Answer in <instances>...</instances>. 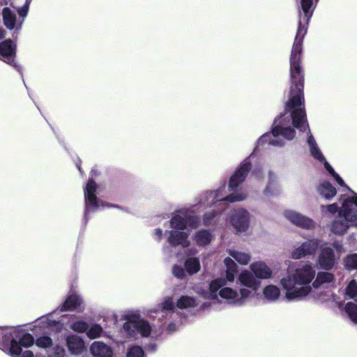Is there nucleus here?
<instances>
[{
  "label": "nucleus",
  "mask_w": 357,
  "mask_h": 357,
  "mask_svg": "<svg viewBox=\"0 0 357 357\" xmlns=\"http://www.w3.org/2000/svg\"><path fill=\"white\" fill-rule=\"evenodd\" d=\"M302 13H299L298 28L290 56V95L287 108L292 110L291 119L295 128L301 132L308 130L304 110V77L300 66L302 43L307 33V25L312 15V0H301Z\"/></svg>",
  "instance_id": "1"
},
{
  "label": "nucleus",
  "mask_w": 357,
  "mask_h": 357,
  "mask_svg": "<svg viewBox=\"0 0 357 357\" xmlns=\"http://www.w3.org/2000/svg\"><path fill=\"white\" fill-rule=\"evenodd\" d=\"M315 275L316 269L310 261L300 262L289 268L287 275L280 280L285 298L291 301L306 297L312 291L311 283Z\"/></svg>",
  "instance_id": "2"
},
{
  "label": "nucleus",
  "mask_w": 357,
  "mask_h": 357,
  "mask_svg": "<svg viewBox=\"0 0 357 357\" xmlns=\"http://www.w3.org/2000/svg\"><path fill=\"white\" fill-rule=\"evenodd\" d=\"M225 266V278H220L211 281L209 285L208 298L216 297L217 291L219 290L220 296L227 301L229 303L237 305H243L245 301L252 294V291L247 288H241L239 291L227 287V282H234L238 271V265L230 258L226 257L224 259Z\"/></svg>",
  "instance_id": "3"
},
{
  "label": "nucleus",
  "mask_w": 357,
  "mask_h": 357,
  "mask_svg": "<svg viewBox=\"0 0 357 357\" xmlns=\"http://www.w3.org/2000/svg\"><path fill=\"white\" fill-rule=\"evenodd\" d=\"M250 169V162L248 160H244L230 178L228 187L230 192L229 195H226L225 192V186H223V188L218 189L217 191L206 193L204 198L202 199L200 204H215L218 203V206L222 207L225 206L226 202H235L245 199L247 194L239 191L238 187L245 180Z\"/></svg>",
  "instance_id": "4"
},
{
  "label": "nucleus",
  "mask_w": 357,
  "mask_h": 357,
  "mask_svg": "<svg viewBox=\"0 0 357 357\" xmlns=\"http://www.w3.org/2000/svg\"><path fill=\"white\" fill-rule=\"evenodd\" d=\"M323 213L331 215L338 212L337 216L333 220L331 230L335 234L342 235L348 229L357 224V195L345 198L340 208L337 203L321 206Z\"/></svg>",
  "instance_id": "5"
},
{
  "label": "nucleus",
  "mask_w": 357,
  "mask_h": 357,
  "mask_svg": "<svg viewBox=\"0 0 357 357\" xmlns=\"http://www.w3.org/2000/svg\"><path fill=\"white\" fill-rule=\"evenodd\" d=\"M171 220V227L174 229L170 232L169 242L172 245H181L183 247L189 245L188 240L190 228L199 226V220L192 215L193 211L188 208H182L178 211Z\"/></svg>",
  "instance_id": "6"
},
{
  "label": "nucleus",
  "mask_w": 357,
  "mask_h": 357,
  "mask_svg": "<svg viewBox=\"0 0 357 357\" xmlns=\"http://www.w3.org/2000/svg\"><path fill=\"white\" fill-rule=\"evenodd\" d=\"M21 332L15 328H6L2 333L0 349L12 357H20L22 349L17 344Z\"/></svg>",
  "instance_id": "7"
},
{
  "label": "nucleus",
  "mask_w": 357,
  "mask_h": 357,
  "mask_svg": "<svg viewBox=\"0 0 357 357\" xmlns=\"http://www.w3.org/2000/svg\"><path fill=\"white\" fill-rule=\"evenodd\" d=\"M276 126L272 131V133H266L262 135L258 140V145L260 144L268 143L274 146H282L284 142L278 138L282 136L284 138L291 140L295 136V130L290 127H284L285 123H280Z\"/></svg>",
  "instance_id": "8"
},
{
  "label": "nucleus",
  "mask_w": 357,
  "mask_h": 357,
  "mask_svg": "<svg viewBox=\"0 0 357 357\" xmlns=\"http://www.w3.org/2000/svg\"><path fill=\"white\" fill-rule=\"evenodd\" d=\"M123 328L130 337H135L137 333L146 337L150 335L151 332V327L148 321L141 319L139 315L128 316Z\"/></svg>",
  "instance_id": "9"
},
{
  "label": "nucleus",
  "mask_w": 357,
  "mask_h": 357,
  "mask_svg": "<svg viewBox=\"0 0 357 357\" xmlns=\"http://www.w3.org/2000/svg\"><path fill=\"white\" fill-rule=\"evenodd\" d=\"M307 143L310 149L311 155L317 160L324 162V167L326 169V170L330 173V174L333 177V178L337 182V183L340 185L345 186L346 188H348V187L345 185L342 178L334 171V169L328 164V162L325 160L323 154L318 148L315 140L314 139L312 135L310 132V130H308L307 132Z\"/></svg>",
  "instance_id": "10"
},
{
  "label": "nucleus",
  "mask_w": 357,
  "mask_h": 357,
  "mask_svg": "<svg viewBox=\"0 0 357 357\" xmlns=\"http://www.w3.org/2000/svg\"><path fill=\"white\" fill-rule=\"evenodd\" d=\"M319 248H322L321 240L317 238L310 239L295 247L291 251V256L294 259H300L309 255H315Z\"/></svg>",
  "instance_id": "11"
},
{
  "label": "nucleus",
  "mask_w": 357,
  "mask_h": 357,
  "mask_svg": "<svg viewBox=\"0 0 357 357\" xmlns=\"http://www.w3.org/2000/svg\"><path fill=\"white\" fill-rule=\"evenodd\" d=\"M98 186L93 178L89 179L84 189V199L86 203V211H88V206L92 207L93 210H97L100 206H109L104 202L99 200L96 195Z\"/></svg>",
  "instance_id": "12"
},
{
  "label": "nucleus",
  "mask_w": 357,
  "mask_h": 357,
  "mask_svg": "<svg viewBox=\"0 0 357 357\" xmlns=\"http://www.w3.org/2000/svg\"><path fill=\"white\" fill-rule=\"evenodd\" d=\"M250 214L243 208L234 211L229 222L236 232H245L250 225Z\"/></svg>",
  "instance_id": "13"
},
{
  "label": "nucleus",
  "mask_w": 357,
  "mask_h": 357,
  "mask_svg": "<svg viewBox=\"0 0 357 357\" xmlns=\"http://www.w3.org/2000/svg\"><path fill=\"white\" fill-rule=\"evenodd\" d=\"M283 216L293 225L305 229H312L315 222L310 218L291 209L285 210Z\"/></svg>",
  "instance_id": "14"
},
{
  "label": "nucleus",
  "mask_w": 357,
  "mask_h": 357,
  "mask_svg": "<svg viewBox=\"0 0 357 357\" xmlns=\"http://www.w3.org/2000/svg\"><path fill=\"white\" fill-rule=\"evenodd\" d=\"M16 44L11 39L0 43V59L13 66H16Z\"/></svg>",
  "instance_id": "15"
},
{
  "label": "nucleus",
  "mask_w": 357,
  "mask_h": 357,
  "mask_svg": "<svg viewBox=\"0 0 357 357\" xmlns=\"http://www.w3.org/2000/svg\"><path fill=\"white\" fill-rule=\"evenodd\" d=\"M249 268L257 280H267L273 277L271 268L264 261H254L250 264Z\"/></svg>",
  "instance_id": "16"
},
{
  "label": "nucleus",
  "mask_w": 357,
  "mask_h": 357,
  "mask_svg": "<svg viewBox=\"0 0 357 357\" xmlns=\"http://www.w3.org/2000/svg\"><path fill=\"white\" fill-rule=\"evenodd\" d=\"M321 250L319 255L317 264L323 269L329 270L335 264L336 257L333 250L330 247L321 248Z\"/></svg>",
  "instance_id": "17"
},
{
  "label": "nucleus",
  "mask_w": 357,
  "mask_h": 357,
  "mask_svg": "<svg viewBox=\"0 0 357 357\" xmlns=\"http://www.w3.org/2000/svg\"><path fill=\"white\" fill-rule=\"evenodd\" d=\"M238 282L244 286V288H247L248 289H252L255 290L258 285V282L255 275L250 269H244L240 272L238 275Z\"/></svg>",
  "instance_id": "18"
},
{
  "label": "nucleus",
  "mask_w": 357,
  "mask_h": 357,
  "mask_svg": "<svg viewBox=\"0 0 357 357\" xmlns=\"http://www.w3.org/2000/svg\"><path fill=\"white\" fill-rule=\"evenodd\" d=\"M68 350L72 354H81L85 350L84 340L77 335H71L66 339Z\"/></svg>",
  "instance_id": "19"
},
{
  "label": "nucleus",
  "mask_w": 357,
  "mask_h": 357,
  "mask_svg": "<svg viewBox=\"0 0 357 357\" xmlns=\"http://www.w3.org/2000/svg\"><path fill=\"white\" fill-rule=\"evenodd\" d=\"M90 351L93 357H112L113 355L112 349L102 342H94Z\"/></svg>",
  "instance_id": "20"
},
{
  "label": "nucleus",
  "mask_w": 357,
  "mask_h": 357,
  "mask_svg": "<svg viewBox=\"0 0 357 357\" xmlns=\"http://www.w3.org/2000/svg\"><path fill=\"white\" fill-rule=\"evenodd\" d=\"M82 305V298L77 294H71L66 298L64 303L60 306V311H73L79 309Z\"/></svg>",
  "instance_id": "21"
},
{
  "label": "nucleus",
  "mask_w": 357,
  "mask_h": 357,
  "mask_svg": "<svg viewBox=\"0 0 357 357\" xmlns=\"http://www.w3.org/2000/svg\"><path fill=\"white\" fill-rule=\"evenodd\" d=\"M229 257L236 264L237 263L242 266H247L250 264L252 259V256L249 252H246L242 250L229 249L227 250Z\"/></svg>",
  "instance_id": "22"
},
{
  "label": "nucleus",
  "mask_w": 357,
  "mask_h": 357,
  "mask_svg": "<svg viewBox=\"0 0 357 357\" xmlns=\"http://www.w3.org/2000/svg\"><path fill=\"white\" fill-rule=\"evenodd\" d=\"M280 192V186L278 183L277 176L270 172L268 174V184L264 190V194L266 196H273L278 195Z\"/></svg>",
  "instance_id": "23"
},
{
  "label": "nucleus",
  "mask_w": 357,
  "mask_h": 357,
  "mask_svg": "<svg viewBox=\"0 0 357 357\" xmlns=\"http://www.w3.org/2000/svg\"><path fill=\"white\" fill-rule=\"evenodd\" d=\"M319 194L326 200H330L337 194V190L329 182L323 181L317 188Z\"/></svg>",
  "instance_id": "24"
},
{
  "label": "nucleus",
  "mask_w": 357,
  "mask_h": 357,
  "mask_svg": "<svg viewBox=\"0 0 357 357\" xmlns=\"http://www.w3.org/2000/svg\"><path fill=\"white\" fill-rule=\"evenodd\" d=\"M263 294L266 300L274 302L280 298L281 292L280 289L277 286L269 284L264 288Z\"/></svg>",
  "instance_id": "25"
},
{
  "label": "nucleus",
  "mask_w": 357,
  "mask_h": 357,
  "mask_svg": "<svg viewBox=\"0 0 357 357\" xmlns=\"http://www.w3.org/2000/svg\"><path fill=\"white\" fill-rule=\"evenodd\" d=\"M3 21L4 25L10 30L14 29L16 22V15L8 7L2 10Z\"/></svg>",
  "instance_id": "26"
},
{
  "label": "nucleus",
  "mask_w": 357,
  "mask_h": 357,
  "mask_svg": "<svg viewBox=\"0 0 357 357\" xmlns=\"http://www.w3.org/2000/svg\"><path fill=\"white\" fill-rule=\"evenodd\" d=\"M334 280V275L331 273L321 271L317 275L316 279L312 282V286L317 288L321 284H328Z\"/></svg>",
  "instance_id": "27"
},
{
  "label": "nucleus",
  "mask_w": 357,
  "mask_h": 357,
  "mask_svg": "<svg viewBox=\"0 0 357 357\" xmlns=\"http://www.w3.org/2000/svg\"><path fill=\"white\" fill-rule=\"evenodd\" d=\"M212 239V234L206 230H201L196 232L194 240L199 245L208 244Z\"/></svg>",
  "instance_id": "28"
},
{
  "label": "nucleus",
  "mask_w": 357,
  "mask_h": 357,
  "mask_svg": "<svg viewBox=\"0 0 357 357\" xmlns=\"http://www.w3.org/2000/svg\"><path fill=\"white\" fill-rule=\"evenodd\" d=\"M35 342L33 336L29 333H24L17 340V344L22 349V347L29 348Z\"/></svg>",
  "instance_id": "29"
},
{
  "label": "nucleus",
  "mask_w": 357,
  "mask_h": 357,
  "mask_svg": "<svg viewBox=\"0 0 357 357\" xmlns=\"http://www.w3.org/2000/svg\"><path fill=\"white\" fill-rule=\"evenodd\" d=\"M197 305L196 300L189 296H182L177 301L176 305L180 309H185L195 307Z\"/></svg>",
  "instance_id": "30"
},
{
  "label": "nucleus",
  "mask_w": 357,
  "mask_h": 357,
  "mask_svg": "<svg viewBox=\"0 0 357 357\" xmlns=\"http://www.w3.org/2000/svg\"><path fill=\"white\" fill-rule=\"evenodd\" d=\"M185 266L189 274L196 273L200 269L199 261L197 258H190L186 260Z\"/></svg>",
  "instance_id": "31"
},
{
  "label": "nucleus",
  "mask_w": 357,
  "mask_h": 357,
  "mask_svg": "<svg viewBox=\"0 0 357 357\" xmlns=\"http://www.w3.org/2000/svg\"><path fill=\"white\" fill-rule=\"evenodd\" d=\"M345 312L349 317L354 323H357V305L354 303L349 302L346 305Z\"/></svg>",
  "instance_id": "32"
},
{
  "label": "nucleus",
  "mask_w": 357,
  "mask_h": 357,
  "mask_svg": "<svg viewBox=\"0 0 357 357\" xmlns=\"http://www.w3.org/2000/svg\"><path fill=\"white\" fill-rule=\"evenodd\" d=\"M345 267L349 269H357V254H350L344 260Z\"/></svg>",
  "instance_id": "33"
},
{
  "label": "nucleus",
  "mask_w": 357,
  "mask_h": 357,
  "mask_svg": "<svg viewBox=\"0 0 357 357\" xmlns=\"http://www.w3.org/2000/svg\"><path fill=\"white\" fill-rule=\"evenodd\" d=\"M52 340L49 336H41L36 339V344L43 349H47L52 346Z\"/></svg>",
  "instance_id": "34"
},
{
  "label": "nucleus",
  "mask_w": 357,
  "mask_h": 357,
  "mask_svg": "<svg viewBox=\"0 0 357 357\" xmlns=\"http://www.w3.org/2000/svg\"><path fill=\"white\" fill-rule=\"evenodd\" d=\"M346 294L351 298L357 301V282L351 280L346 289Z\"/></svg>",
  "instance_id": "35"
},
{
  "label": "nucleus",
  "mask_w": 357,
  "mask_h": 357,
  "mask_svg": "<svg viewBox=\"0 0 357 357\" xmlns=\"http://www.w3.org/2000/svg\"><path fill=\"white\" fill-rule=\"evenodd\" d=\"M102 328L99 324L93 325L87 331V335L90 339H95L100 336Z\"/></svg>",
  "instance_id": "36"
},
{
  "label": "nucleus",
  "mask_w": 357,
  "mask_h": 357,
  "mask_svg": "<svg viewBox=\"0 0 357 357\" xmlns=\"http://www.w3.org/2000/svg\"><path fill=\"white\" fill-rule=\"evenodd\" d=\"M70 328L74 331H76L78 333H84L88 330L89 325L86 321H77L74 322L70 326Z\"/></svg>",
  "instance_id": "37"
},
{
  "label": "nucleus",
  "mask_w": 357,
  "mask_h": 357,
  "mask_svg": "<svg viewBox=\"0 0 357 357\" xmlns=\"http://www.w3.org/2000/svg\"><path fill=\"white\" fill-rule=\"evenodd\" d=\"M174 308V302L171 298H167L162 303L161 312L165 314V316L170 314Z\"/></svg>",
  "instance_id": "38"
},
{
  "label": "nucleus",
  "mask_w": 357,
  "mask_h": 357,
  "mask_svg": "<svg viewBox=\"0 0 357 357\" xmlns=\"http://www.w3.org/2000/svg\"><path fill=\"white\" fill-rule=\"evenodd\" d=\"M144 351L142 347L135 346L131 347L127 354V357H143Z\"/></svg>",
  "instance_id": "39"
},
{
  "label": "nucleus",
  "mask_w": 357,
  "mask_h": 357,
  "mask_svg": "<svg viewBox=\"0 0 357 357\" xmlns=\"http://www.w3.org/2000/svg\"><path fill=\"white\" fill-rule=\"evenodd\" d=\"M174 275L178 278H183L185 275V270L179 266H174L173 268Z\"/></svg>",
  "instance_id": "40"
},
{
  "label": "nucleus",
  "mask_w": 357,
  "mask_h": 357,
  "mask_svg": "<svg viewBox=\"0 0 357 357\" xmlns=\"http://www.w3.org/2000/svg\"><path fill=\"white\" fill-rule=\"evenodd\" d=\"M29 3L30 1L29 0H26L25 3L17 10L18 15L20 17H24L26 16L29 11Z\"/></svg>",
  "instance_id": "41"
},
{
  "label": "nucleus",
  "mask_w": 357,
  "mask_h": 357,
  "mask_svg": "<svg viewBox=\"0 0 357 357\" xmlns=\"http://www.w3.org/2000/svg\"><path fill=\"white\" fill-rule=\"evenodd\" d=\"M333 246L337 255V258H339L340 255L344 252L342 245L340 243L337 242L334 243Z\"/></svg>",
  "instance_id": "42"
},
{
  "label": "nucleus",
  "mask_w": 357,
  "mask_h": 357,
  "mask_svg": "<svg viewBox=\"0 0 357 357\" xmlns=\"http://www.w3.org/2000/svg\"><path fill=\"white\" fill-rule=\"evenodd\" d=\"M20 357H34L33 353L31 351L26 350L24 352L22 351Z\"/></svg>",
  "instance_id": "43"
},
{
  "label": "nucleus",
  "mask_w": 357,
  "mask_h": 357,
  "mask_svg": "<svg viewBox=\"0 0 357 357\" xmlns=\"http://www.w3.org/2000/svg\"><path fill=\"white\" fill-rule=\"evenodd\" d=\"M211 217L210 216V213H206L204 215V223L206 225H210L211 223Z\"/></svg>",
  "instance_id": "44"
},
{
  "label": "nucleus",
  "mask_w": 357,
  "mask_h": 357,
  "mask_svg": "<svg viewBox=\"0 0 357 357\" xmlns=\"http://www.w3.org/2000/svg\"><path fill=\"white\" fill-rule=\"evenodd\" d=\"M6 36V31L3 29H0V38H3Z\"/></svg>",
  "instance_id": "45"
},
{
  "label": "nucleus",
  "mask_w": 357,
  "mask_h": 357,
  "mask_svg": "<svg viewBox=\"0 0 357 357\" xmlns=\"http://www.w3.org/2000/svg\"><path fill=\"white\" fill-rule=\"evenodd\" d=\"M169 330L170 331H175V330H176V326H175L174 324H170V325L169 326Z\"/></svg>",
  "instance_id": "46"
},
{
  "label": "nucleus",
  "mask_w": 357,
  "mask_h": 357,
  "mask_svg": "<svg viewBox=\"0 0 357 357\" xmlns=\"http://www.w3.org/2000/svg\"><path fill=\"white\" fill-rule=\"evenodd\" d=\"M255 174H256V176H257V177H259V176H258V172H257V171H255Z\"/></svg>",
  "instance_id": "47"
}]
</instances>
